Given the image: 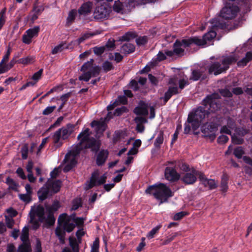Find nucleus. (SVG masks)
<instances>
[{
	"instance_id": "obj_1",
	"label": "nucleus",
	"mask_w": 252,
	"mask_h": 252,
	"mask_svg": "<svg viewBox=\"0 0 252 252\" xmlns=\"http://www.w3.org/2000/svg\"><path fill=\"white\" fill-rule=\"evenodd\" d=\"M216 95L215 94L207 95L202 100L203 106L198 107L194 111L189 113L187 123L191 124L193 130H196L199 127L203 120L206 119L209 121V119H212L213 116H218L213 112L218 108L215 100Z\"/></svg>"
},
{
	"instance_id": "obj_2",
	"label": "nucleus",
	"mask_w": 252,
	"mask_h": 252,
	"mask_svg": "<svg viewBox=\"0 0 252 252\" xmlns=\"http://www.w3.org/2000/svg\"><path fill=\"white\" fill-rule=\"evenodd\" d=\"M237 59L234 56H229L223 58L220 61L212 63L207 66L208 74L215 76L225 72L230 65L235 63Z\"/></svg>"
},
{
	"instance_id": "obj_3",
	"label": "nucleus",
	"mask_w": 252,
	"mask_h": 252,
	"mask_svg": "<svg viewBox=\"0 0 252 252\" xmlns=\"http://www.w3.org/2000/svg\"><path fill=\"white\" fill-rule=\"evenodd\" d=\"M145 192L153 195L155 198L160 200V203L167 201L169 198L173 196L171 189L163 183L149 186Z\"/></svg>"
},
{
	"instance_id": "obj_4",
	"label": "nucleus",
	"mask_w": 252,
	"mask_h": 252,
	"mask_svg": "<svg viewBox=\"0 0 252 252\" xmlns=\"http://www.w3.org/2000/svg\"><path fill=\"white\" fill-rule=\"evenodd\" d=\"M220 119L221 117L220 116H213L212 119H209V123L207 122L201 126V131L204 136L209 138L211 141H214L216 137V133L220 122Z\"/></svg>"
},
{
	"instance_id": "obj_5",
	"label": "nucleus",
	"mask_w": 252,
	"mask_h": 252,
	"mask_svg": "<svg viewBox=\"0 0 252 252\" xmlns=\"http://www.w3.org/2000/svg\"><path fill=\"white\" fill-rule=\"evenodd\" d=\"M198 40L193 39L190 37L188 39H183L182 40L177 39L173 44V50L175 55H183L185 50L182 47L186 48L190 47L192 45L197 44Z\"/></svg>"
},
{
	"instance_id": "obj_6",
	"label": "nucleus",
	"mask_w": 252,
	"mask_h": 252,
	"mask_svg": "<svg viewBox=\"0 0 252 252\" xmlns=\"http://www.w3.org/2000/svg\"><path fill=\"white\" fill-rule=\"evenodd\" d=\"M91 132L90 131L89 128H86L83 131H82L78 135L77 139L79 141V143L74 146L72 149L71 153H73L74 155H78L81 151H82V146L86 141L89 140L91 137L90 135Z\"/></svg>"
},
{
	"instance_id": "obj_7",
	"label": "nucleus",
	"mask_w": 252,
	"mask_h": 252,
	"mask_svg": "<svg viewBox=\"0 0 252 252\" xmlns=\"http://www.w3.org/2000/svg\"><path fill=\"white\" fill-rule=\"evenodd\" d=\"M168 84L170 86L164 93V96L160 97V99L163 100V105H165L173 95L181 93V91L178 90L177 82L175 78H170L168 81Z\"/></svg>"
},
{
	"instance_id": "obj_8",
	"label": "nucleus",
	"mask_w": 252,
	"mask_h": 252,
	"mask_svg": "<svg viewBox=\"0 0 252 252\" xmlns=\"http://www.w3.org/2000/svg\"><path fill=\"white\" fill-rule=\"evenodd\" d=\"M168 84L170 86L164 93V96L160 97V99L163 100V105H165L173 95L181 93V91L178 90L177 82L175 78H170L168 81Z\"/></svg>"
},
{
	"instance_id": "obj_9",
	"label": "nucleus",
	"mask_w": 252,
	"mask_h": 252,
	"mask_svg": "<svg viewBox=\"0 0 252 252\" xmlns=\"http://www.w3.org/2000/svg\"><path fill=\"white\" fill-rule=\"evenodd\" d=\"M168 84L170 86L164 93V96L160 97V99L163 100V105H165L173 95L181 93V91L178 90L177 82L175 78H170L168 81Z\"/></svg>"
},
{
	"instance_id": "obj_10",
	"label": "nucleus",
	"mask_w": 252,
	"mask_h": 252,
	"mask_svg": "<svg viewBox=\"0 0 252 252\" xmlns=\"http://www.w3.org/2000/svg\"><path fill=\"white\" fill-rule=\"evenodd\" d=\"M239 11V8L237 5L227 4L220 12V18L225 20L234 18Z\"/></svg>"
},
{
	"instance_id": "obj_11",
	"label": "nucleus",
	"mask_w": 252,
	"mask_h": 252,
	"mask_svg": "<svg viewBox=\"0 0 252 252\" xmlns=\"http://www.w3.org/2000/svg\"><path fill=\"white\" fill-rule=\"evenodd\" d=\"M101 70V67L99 65H95L92 67L90 70L83 73L78 77L79 81L88 82L92 77H95L99 75Z\"/></svg>"
},
{
	"instance_id": "obj_12",
	"label": "nucleus",
	"mask_w": 252,
	"mask_h": 252,
	"mask_svg": "<svg viewBox=\"0 0 252 252\" xmlns=\"http://www.w3.org/2000/svg\"><path fill=\"white\" fill-rule=\"evenodd\" d=\"M67 216L66 213L61 214L59 216L58 222L65 232L70 233L74 229L76 225L72 222H69V220H66Z\"/></svg>"
},
{
	"instance_id": "obj_13",
	"label": "nucleus",
	"mask_w": 252,
	"mask_h": 252,
	"mask_svg": "<svg viewBox=\"0 0 252 252\" xmlns=\"http://www.w3.org/2000/svg\"><path fill=\"white\" fill-rule=\"evenodd\" d=\"M110 11V8L106 5H101L96 6L94 12V17L97 20L107 18L109 16Z\"/></svg>"
},
{
	"instance_id": "obj_14",
	"label": "nucleus",
	"mask_w": 252,
	"mask_h": 252,
	"mask_svg": "<svg viewBox=\"0 0 252 252\" xmlns=\"http://www.w3.org/2000/svg\"><path fill=\"white\" fill-rule=\"evenodd\" d=\"M40 31L39 26H35L26 31L22 36V41L26 44H30L32 41V38L36 37Z\"/></svg>"
},
{
	"instance_id": "obj_15",
	"label": "nucleus",
	"mask_w": 252,
	"mask_h": 252,
	"mask_svg": "<svg viewBox=\"0 0 252 252\" xmlns=\"http://www.w3.org/2000/svg\"><path fill=\"white\" fill-rule=\"evenodd\" d=\"M101 146V142L99 140H96L94 137H91V138L86 141L82 146V150L91 149V151L96 153L99 150Z\"/></svg>"
},
{
	"instance_id": "obj_16",
	"label": "nucleus",
	"mask_w": 252,
	"mask_h": 252,
	"mask_svg": "<svg viewBox=\"0 0 252 252\" xmlns=\"http://www.w3.org/2000/svg\"><path fill=\"white\" fill-rule=\"evenodd\" d=\"M217 35V33L213 30H211L207 33H205L202 38H199L198 36H192V38L196 39L198 40L197 44H194L197 46H203L207 44V41H211L214 39Z\"/></svg>"
},
{
	"instance_id": "obj_17",
	"label": "nucleus",
	"mask_w": 252,
	"mask_h": 252,
	"mask_svg": "<svg viewBox=\"0 0 252 252\" xmlns=\"http://www.w3.org/2000/svg\"><path fill=\"white\" fill-rule=\"evenodd\" d=\"M165 178L170 182H176L180 178V175L178 173L175 168L172 167H166L164 171Z\"/></svg>"
},
{
	"instance_id": "obj_18",
	"label": "nucleus",
	"mask_w": 252,
	"mask_h": 252,
	"mask_svg": "<svg viewBox=\"0 0 252 252\" xmlns=\"http://www.w3.org/2000/svg\"><path fill=\"white\" fill-rule=\"evenodd\" d=\"M204 72V70L201 68L191 69L189 80L192 81H197L199 80L203 81L206 79L208 78V75Z\"/></svg>"
},
{
	"instance_id": "obj_19",
	"label": "nucleus",
	"mask_w": 252,
	"mask_h": 252,
	"mask_svg": "<svg viewBox=\"0 0 252 252\" xmlns=\"http://www.w3.org/2000/svg\"><path fill=\"white\" fill-rule=\"evenodd\" d=\"M194 168H192L189 172H186L184 174L181 180L186 185L194 184L197 181V178L194 173H193Z\"/></svg>"
},
{
	"instance_id": "obj_20",
	"label": "nucleus",
	"mask_w": 252,
	"mask_h": 252,
	"mask_svg": "<svg viewBox=\"0 0 252 252\" xmlns=\"http://www.w3.org/2000/svg\"><path fill=\"white\" fill-rule=\"evenodd\" d=\"M133 113L138 116H146L148 115V104L143 100H140L138 105L133 110Z\"/></svg>"
},
{
	"instance_id": "obj_21",
	"label": "nucleus",
	"mask_w": 252,
	"mask_h": 252,
	"mask_svg": "<svg viewBox=\"0 0 252 252\" xmlns=\"http://www.w3.org/2000/svg\"><path fill=\"white\" fill-rule=\"evenodd\" d=\"M31 215H34V217H35V216H37L39 220L42 222L45 219L44 207L40 204L38 205L36 207H32L30 213V216H31Z\"/></svg>"
},
{
	"instance_id": "obj_22",
	"label": "nucleus",
	"mask_w": 252,
	"mask_h": 252,
	"mask_svg": "<svg viewBox=\"0 0 252 252\" xmlns=\"http://www.w3.org/2000/svg\"><path fill=\"white\" fill-rule=\"evenodd\" d=\"M109 155V152L107 150L102 149L97 154L95 162L97 166H102L105 163Z\"/></svg>"
},
{
	"instance_id": "obj_23",
	"label": "nucleus",
	"mask_w": 252,
	"mask_h": 252,
	"mask_svg": "<svg viewBox=\"0 0 252 252\" xmlns=\"http://www.w3.org/2000/svg\"><path fill=\"white\" fill-rule=\"evenodd\" d=\"M51 191L49 190V187L45 185L43 187L41 188L37 191V195L39 202H42L47 199L48 196L51 195Z\"/></svg>"
},
{
	"instance_id": "obj_24",
	"label": "nucleus",
	"mask_w": 252,
	"mask_h": 252,
	"mask_svg": "<svg viewBox=\"0 0 252 252\" xmlns=\"http://www.w3.org/2000/svg\"><path fill=\"white\" fill-rule=\"evenodd\" d=\"M92 2L88 1L83 3L78 9V13L80 15H87L91 12L92 8Z\"/></svg>"
},
{
	"instance_id": "obj_25",
	"label": "nucleus",
	"mask_w": 252,
	"mask_h": 252,
	"mask_svg": "<svg viewBox=\"0 0 252 252\" xmlns=\"http://www.w3.org/2000/svg\"><path fill=\"white\" fill-rule=\"evenodd\" d=\"M44 206L48 214H54V212L58 211L61 207V205L59 201L54 200L51 206L45 203Z\"/></svg>"
},
{
	"instance_id": "obj_26",
	"label": "nucleus",
	"mask_w": 252,
	"mask_h": 252,
	"mask_svg": "<svg viewBox=\"0 0 252 252\" xmlns=\"http://www.w3.org/2000/svg\"><path fill=\"white\" fill-rule=\"evenodd\" d=\"M62 182L60 180H58L55 181L49 185H46L47 187H49V190L51 193V195H52L54 193L58 192L61 188Z\"/></svg>"
},
{
	"instance_id": "obj_27",
	"label": "nucleus",
	"mask_w": 252,
	"mask_h": 252,
	"mask_svg": "<svg viewBox=\"0 0 252 252\" xmlns=\"http://www.w3.org/2000/svg\"><path fill=\"white\" fill-rule=\"evenodd\" d=\"M91 126H96L97 131L101 133H103L107 128V125L104 121H93L91 123Z\"/></svg>"
},
{
	"instance_id": "obj_28",
	"label": "nucleus",
	"mask_w": 252,
	"mask_h": 252,
	"mask_svg": "<svg viewBox=\"0 0 252 252\" xmlns=\"http://www.w3.org/2000/svg\"><path fill=\"white\" fill-rule=\"evenodd\" d=\"M135 47L131 43H126L123 45L121 48V52L125 54H130L135 51Z\"/></svg>"
},
{
	"instance_id": "obj_29",
	"label": "nucleus",
	"mask_w": 252,
	"mask_h": 252,
	"mask_svg": "<svg viewBox=\"0 0 252 252\" xmlns=\"http://www.w3.org/2000/svg\"><path fill=\"white\" fill-rule=\"evenodd\" d=\"M72 150L67 153L65 156L64 161L66 163H68L69 165H72V167H74L77 164V161L75 159V157L78 155H74L73 153H71Z\"/></svg>"
},
{
	"instance_id": "obj_30",
	"label": "nucleus",
	"mask_w": 252,
	"mask_h": 252,
	"mask_svg": "<svg viewBox=\"0 0 252 252\" xmlns=\"http://www.w3.org/2000/svg\"><path fill=\"white\" fill-rule=\"evenodd\" d=\"M137 33L135 32H127L119 37V41L122 42L129 41L137 37Z\"/></svg>"
},
{
	"instance_id": "obj_31",
	"label": "nucleus",
	"mask_w": 252,
	"mask_h": 252,
	"mask_svg": "<svg viewBox=\"0 0 252 252\" xmlns=\"http://www.w3.org/2000/svg\"><path fill=\"white\" fill-rule=\"evenodd\" d=\"M98 173L97 172H94L91 175L90 183L88 186L87 189H92L95 186H98L97 182L98 180Z\"/></svg>"
},
{
	"instance_id": "obj_32",
	"label": "nucleus",
	"mask_w": 252,
	"mask_h": 252,
	"mask_svg": "<svg viewBox=\"0 0 252 252\" xmlns=\"http://www.w3.org/2000/svg\"><path fill=\"white\" fill-rule=\"evenodd\" d=\"M55 234L60 242L64 244L65 243V231L63 228L57 227L55 230Z\"/></svg>"
},
{
	"instance_id": "obj_33",
	"label": "nucleus",
	"mask_w": 252,
	"mask_h": 252,
	"mask_svg": "<svg viewBox=\"0 0 252 252\" xmlns=\"http://www.w3.org/2000/svg\"><path fill=\"white\" fill-rule=\"evenodd\" d=\"M164 140V132L160 130L154 142V146L157 148H160Z\"/></svg>"
},
{
	"instance_id": "obj_34",
	"label": "nucleus",
	"mask_w": 252,
	"mask_h": 252,
	"mask_svg": "<svg viewBox=\"0 0 252 252\" xmlns=\"http://www.w3.org/2000/svg\"><path fill=\"white\" fill-rule=\"evenodd\" d=\"M5 183L8 186V189L14 191H17L18 184L13 179L8 177L6 178Z\"/></svg>"
},
{
	"instance_id": "obj_35",
	"label": "nucleus",
	"mask_w": 252,
	"mask_h": 252,
	"mask_svg": "<svg viewBox=\"0 0 252 252\" xmlns=\"http://www.w3.org/2000/svg\"><path fill=\"white\" fill-rule=\"evenodd\" d=\"M35 61V58L33 56H28L25 58H21L18 60V63L27 65L32 63Z\"/></svg>"
},
{
	"instance_id": "obj_36",
	"label": "nucleus",
	"mask_w": 252,
	"mask_h": 252,
	"mask_svg": "<svg viewBox=\"0 0 252 252\" xmlns=\"http://www.w3.org/2000/svg\"><path fill=\"white\" fill-rule=\"evenodd\" d=\"M102 68L105 73H107L114 68L112 63L108 61L104 62L102 64Z\"/></svg>"
},
{
	"instance_id": "obj_37",
	"label": "nucleus",
	"mask_w": 252,
	"mask_h": 252,
	"mask_svg": "<svg viewBox=\"0 0 252 252\" xmlns=\"http://www.w3.org/2000/svg\"><path fill=\"white\" fill-rule=\"evenodd\" d=\"M32 251L30 243H23L18 249V252H31Z\"/></svg>"
},
{
	"instance_id": "obj_38",
	"label": "nucleus",
	"mask_w": 252,
	"mask_h": 252,
	"mask_svg": "<svg viewBox=\"0 0 252 252\" xmlns=\"http://www.w3.org/2000/svg\"><path fill=\"white\" fill-rule=\"evenodd\" d=\"M233 154L238 159L243 158V155L245 154V151L243 148L241 146L235 148L233 151Z\"/></svg>"
},
{
	"instance_id": "obj_39",
	"label": "nucleus",
	"mask_w": 252,
	"mask_h": 252,
	"mask_svg": "<svg viewBox=\"0 0 252 252\" xmlns=\"http://www.w3.org/2000/svg\"><path fill=\"white\" fill-rule=\"evenodd\" d=\"M178 84L179 85L178 90L181 92L182 90L189 84V82L188 79L182 78L178 80Z\"/></svg>"
},
{
	"instance_id": "obj_40",
	"label": "nucleus",
	"mask_w": 252,
	"mask_h": 252,
	"mask_svg": "<svg viewBox=\"0 0 252 252\" xmlns=\"http://www.w3.org/2000/svg\"><path fill=\"white\" fill-rule=\"evenodd\" d=\"M77 15V11L75 9L71 10L69 13L68 17L67 18V23L68 24H71L72 23Z\"/></svg>"
},
{
	"instance_id": "obj_41",
	"label": "nucleus",
	"mask_w": 252,
	"mask_h": 252,
	"mask_svg": "<svg viewBox=\"0 0 252 252\" xmlns=\"http://www.w3.org/2000/svg\"><path fill=\"white\" fill-rule=\"evenodd\" d=\"M39 219L36 220L34 215L30 216V222L32 224L33 228L35 230L38 229L40 226Z\"/></svg>"
},
{
	"instance_id": "obj_42",
	"label": "nucleus",
	"mask_w": 252,
	"mask_h": 252,
	"mask_svg": "<svg viewBox=\"0 0 252 252\" xmlns=\"http://www.w3.org/2000/svg\"><path fill=\"white\" fill-rule=\"evenodd\" d=\"M113 9L117 13H123V8L122 3L120 1H115L113 6Z\"/></svg>"
},
{
	"instance_id": "obj_43",
	"label": "nucleus",
	"mask_w": 252,
	"mask_h": 252,
	"mask_svg": "<svg viewBox=\"0 0 252 252\" xmlns=\"http://www.w3.org/2000/svg\"><path fill=\"white\" fill-rule=\"evenodd\" d=\"M65 43H62L59 45L55 46L52 50V54L53 55L57 54L59 52L62 51L63 49H67V46L64 47Z\"/></svg>"
},
{
	"instance_id": "obj_44",
	"label": "nucleus",
	"mask_w": 252,
	"mask_h": 252,
	"mask_svg": "<svg viewBox=\"0 0 252 252\" xmlns=\"http://www.w3.org/2000/svg\"><path fill=\"white\" fill-rule=\"evenodd\" d=\"M148 39L147 36H143L137 38L135 40V42L138 46H140L146 44L148 42Z\"/></svg>"
},
{
	"instance_id": "obj_45",
	"label": "nucleus",
	"mask_w": 252,
	"mask_h": 252,
	"mask_svg": "<svg viewBox=\"0 0 252 252\" xmlns=\"http://www.w3.org/2000/svg\"><path fill=\"white\" fill-rule=\"evenodd\" d=\"M29 151V150L28 144H25L22 146L21 150V153L22 155V158L23 159H26L28 158Z\"/></svg>"
},
{
	"instance_id": "obj_46",
	"label": "nucleus",
	"mask_w": 252,
	"mask_h": 252,
	"mask_svg": "<svg viewBox=\"0 0 252 252\" xmlns=\"http://www.w3.org/2000/svg\"><path fill=\"white\" fill-rule=\"evenodd\" d=\"M128 109L126 106H122L120 108H117L115 110L114 115L116 116H120L124 113L128 112Z\"/></svg>"
},
{
	"instance_id": "obj_47",
	"label": "nucleus",
	"mask_w": 252,
	"mask_h": 252,
	"mask_svg": "<svg viewBox=\"0 0 252 252\" xmlns=\"http://www.w3.org/2000/svg\"><path fill=\"white\" fill-rule=\"evenodd\" d=\"M220 94L223 97H232V93L229 89L227 88L221 89L219 90Z\"/></svg>"
},
{
	"instance_id": "obj_48",
	"label": "nucleus",
	"mask_w": 252,
	"mask_h": 252,
	"mask_svg": "<svg viewBox=\"0 0 252 252\" xmlns=\"http://www.w3.org/2000/svg\"><path fill=\"white\" fill-rule=\"evenodd\" d=\"M19 197L20 199L27 203H29L32 200L31 195H30L28 193L20 194H19Z\"/></svg>"
},
{
	"instance_id": "obj_49",
	"label": "nucleus",
	"mask_w": 252,
	"mask_h": 252,
	"mask_svg": "<svg viewBox=\"0 0 252 252\" xmlns=\"http://www.w3.org/2000/svg\"><path fill=\"white\" fill-rule=\"evenodd\" d=\"M249 130L243 127H239L236 129L235 132L237 134L243 137L249 133Z\"/></svg>"
},
{
	"instance_id": "obj_50",
	"label": "nucleus",
	"mask_w": 252,
	"mask_h": 252,
	"mask_svg": "<svg viewBox=\"0 0 252 252\" xmlns=\"http://www.w3.org/2000/svg\"><path fill=\"white\" fill-rule=\"evenodd\" d=\"M227 24L225 22L221 21L220 20H217L213 27L220 29H225L226 28Z\"/></svg>"
},
{
	"instance_id": "obj_51",
	"label": "nucleus",
	"mask_w": 252,
	"mask_h": 252,
	"mask_svg": "<svg viewBox=\"0 0 252 252\" xmlns=\"http://www.w3.org/2000/svg\"><path fill=\"white\" fill-rule=\"evenodd\" d=\"M105 47L104 46L94 47L93 48L94 53L97 56H101L105 51Z\"/></svg>"
},
{
	"instance_id": "obj_52",
	"label": "nucleus",
	"mask_w": 252,
	"mask_h": 252,
	"mask_svg": "<svg viewBox=\"0 0 252 252\" xmlns=\"http://www.w3.org/2000/svg\"><path fill=\"white\" fill-rule=\"evenodd\" d=\"M56 219L54 217V214H48V216L46 219V223L50 226H52L55 222Z\"/></svg>"
},
{
	"instance_id": "obj_53",
	"label": "nucleus",
	"mask_w": 252,
	"mask_h": 252,
	"mask_svg": "<svg viewBox=\"0 0 252 252\" xmlns=\"http://www.w3.org/2000/svg\"><path fill=\"white\" fill-rule=\"evenodd\" d=\"M161 227V225H158L155 227L153 228L149 233L147 237L150 238L154 237V235L158 232L160 228Z\"/></svg>"
},
{
	"instance_id": "obj_54",
	"label": "nucleus",
	"mask_w": 252,
	"mask_h": 252,
	"mask_svg": "<svg viewBox=\"0 0 252 252\" xmlns=\"http://www.w3.org/2000/svg\"><path fill=\"white\" fill-rule=\"evenodd\" d=\"M85 220V219L82 217H78L75 219L73 222L75 223L74 224L76 225V226L82 227L84 226Z\"/></svg>"
},
{
	"instance_id": "obj_55",
	"label": "nucleus",
	"mask_w": 252,
	"mask_h": 252,
	"mask_svg": "<svg viewBox=\"0 0 252 252\" xmlns=\"http://www.w3.org/2000/svg\"><path fill=\"white\" fill-rule=\"evenodd\" d=\"M193 173L195 174L196 177H198L201 182L207 178L203 173L195 169H193Z\"/></svg>"
},
{
	"instance_id": "obj_56",
	"label": "nucleus",
	"mask_w": 252,
	"mask_h": 252,
	"mask_svg": "<svg viewBox=\"0 0 252 252\" xmlns=\"http://www.w3.org/2000/svg\"><path fill=\"white\" fill-rule=\"evenodd\" d=\"M232 95H239L244 94V90L240 87L233 88L231 90Z\"/></svg>"
},
{
	"instance_id": "obj_57",
	"label": "nucleus",
	"mask_w": 252,
	"mask_h": 252,
	"mask_svg": "<svg viewBox=\"0 0 252 252\" xmlns=\"http://www.w3.org/2000/svg\"><path fill=\"white\" fill-rule=\"evenodd\" d=\"M61 137L62 133L61 132V129H58L54 133L53 136L54 143L58 144Z\"/></svg>"
},
{
	"instance_id": "obj_58",
	"label": "nucleus",
	"mask_w": 252,
	"mask_h": 252,
	"mask_svg": "<svg viewBox=\"0 0 252 252\" xmlns=\"http://www.w3.org/2000/svg\"><path fill=\"white\" fill-rule=\"evenodd\" d=\"M229 140V137L225 135H221L217 139V142L219 144H223Z\"/></svg>"
},
{
	"instance_id": "obj_59",
	"label": "nucleus",
	"mask_w": 252,
	"mask_h": 252,
	"mask_svg": "<svg viewBox=\"0 0 252 252\" xmlns=\"http://www.w3.org/2000/svg\"><path fill=\"white\" fill-rule=\"evenodd\" d=\"M232 142L235 144H242L244 141V139L242 138L238 137L235 135H232L231 136Z\"/></svg>"
},
{
	"instance_id": "obj_60",
	"label": "nucleus",
	"mask_w": 252,
	"mask_h": 252,
	"mask_svg": "<svg viewBox=\"0 0 252 252\" xmlns=\"http://www.w3.org/2000/svg\"><path fill=\"white\" fill-rule=\"evenodd\" d=\"M188 215V213L184 211L177 213L174 216V220H180L184 217L187 216Z\"/></svg>"
},
{
	"instance_id": "obj_61",
	"label": "nucleus",
	"mask_w": 252,
	"mask_h": 252,
	"mask_svg": "<svg viewBox=\"0 0 252 252\" xmlns=\"http://www.w3.org/2000/svg\"><path fill=\"white\" fill-rule=\"evenodd\" d=\"M43 72V69L42 68L40 69L38 71L36 72L33 74L32 77V79L37 82L41 77Z\"/></svg>"
},
{
	"instance_id": "obj_62",
	"label": "nucleus",
	"mask_w": 252,
	"mask_h": 252,
	"mask_svg": "<svg viewBox=\"0 0 252 252\" xmlns=\"http://www.w3.org/2000/svg\"><path fill=\"white\" fill-rule=\"evenodd\" d=\"M134 121L136 125H143L148 122L147 119L143 117H136L134 118Z\"/></svg>"
},
{
	"instance_id": "obj_63",
	"label": "nucleus",
	"mask_w": 252,
	"mask_h": 252,
	"mask_svg": "<svg viewBox=\"0 0 252 252\" xmlns=\"http://www.w3.org/2000/svg\"><path fill=\"white\" fill-rule=\"evenodd\" d=\"M93 66L91 65L89 62L85 63L81 66V71L83 73H85L88 70H90L93 67Z\"/></svg>"
},
{
	"instance_id": "obj_64",
	"label": "nucleus",
	"mask_w": 252,
	"mask_h": 252,
	"mask_svg": "<svg viewBox=\"0 0 252 252\" xmlns=\"http://www.w3.org/2000/svg\"><path fill=\"white\" fill-rule=\"evenodd\" d=\"M56 108V106L47 107L43 111L42 114L44 115H48L52 113Z\"/></svg>"
}]
</instances>
